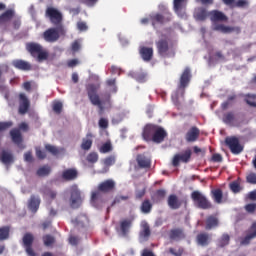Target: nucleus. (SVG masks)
I'll use <instances>...</instances> for the list:
<instances>
[{"label":"nucleus","mask_w":256,"mask_h":256,"mask_svg":"<svg viewBox=\"0 0 256 256\" xmlns=\"http://www.w3.org/2000/svg\"><path fill=\"white\" fill-rule=\"evenodd\" d=\"M137 163L139 167H142L143 169L151 167V159L145 155H138Z\"/></svg>","instance_id":"27"},{"label":"nucleus","mask_w":256,"mask_h":256,"mask_svg":"<svg viewBox=\"0 0 256 256\" xmlns=\"http://www.w3.org/2000/svg\"><path fill=\"white\" fill-rule=\"evenodd\" d=\"M230 189L233 193H239V191H241V186H239V183L237 182H232L230 184Z\"/></svg>","instance_id":"54"},{"label":"nucleus","mask_w":256,"mask_h":256,"mask_svg":"<svg viewBox=\"0 0 256 256\" xmlns=\"http://www.w3.org/2000/svg\"><path fill=\"white\" fill-rule=\"evenodd\" d=\"M156 47L158 49L159 55L161 57H174L175 52L169 47V38L162 35L161 38L156 42Z\"/></svg>","instance_id":"5"},{"label":"nucleus","mask_w":256,"mask_h":256,"mask_svg":"<svg viewBox=\"0 0 256 256\" xmlns=\"http://www.w3.org/2000/svg\"><path fill=\"white\" fill-rule=\"evenodd\" d=\"M151 202H149V200H145L142 205H141V211L142 213H151Z\"/></svg>","instance_id":"41"},{"label":"nucleus","mask_w":256,"mask_h":256,"mask_svg":"<svg viewBox=\"0 0 256 256\" xmlns=\"http://www.w3.org/2000/svg\"><path fill=\"white\" fill-rule=\"evenodd\" d=\"M256 209V204H247L245 206V210L248 212V213H253V211H255Z\"/></svg>","instance_id":"61"},{"label":"nucleus","mask_w":256,"mask_h":256,"mask_svg":"<svg viewBox=\"0 0 256 256\" xmlns=\"http://www.w3.org/2000/svg\"><path fill=\"white\" fill-rule=\"evenodd\" d=\"M210 19L213 22V30L214 31H219L220 33H239L241 29L239 27H231V26H225L223 24L217 23V21H227V16L223 14V12L214 10L209 13Z\"/></svg>","instance_id":"2"},{"label":"nucleus","mask_w":256,"mask_h":256,"mask_svg":"<svg viewBox=\"0 0 256 256\" xmlns=\"http://www.w3.org/2000/svg\"><path fill=\"white\" fill-rule=\"evenodd\" d=\"M165 137H167V132L163 128L156 126L152 141H154V143H162Z\"/></svg>","instance_id":"19"},{"label":"nucleus","mask_w":256,"mask_h":256,"mask_svg":"<svg viewBox=\"0 0 256 256\" xmlns=\"http://www.w3.org/2000/svg\"><path fill=\"white\" fill-rule=\"evenodd\" d=\"M77 28L79 31H87V24L85 22H78Z\"/></svg>","instance_id":"62"},{"label":"nucleus","mask_w":256,"mask_h":256,"mask_svg":"<svg viewBox=\"0 0 256 256\" xmlns=\"http://www.w3.org/2000/svg\"><path fill=\"white\" fill-rule=\"evenodd\" d=\"M23 245L26 249V253L29 256H36L35 252L33 251V248H31V245H33V235L32 234H25L23 237Z\"/></svg>","instance_id":"14"},{"label":"nucleus","mask_w":256,"mask_h":256,"mask_svg":"<svg viewBox=\"0 0 256 256\" xmlns=\"http://www.w3.org/2000/svg\"><path fill=\"white\" fill-rule=\"evenodd\" d=\"M219 225V220L215 216L208 217L206 221V229H215Z\"/></svg>","instance_id":"36"},{"label":"nucleus","mask_w":256,"mask_h":256,"mask_svg":"<svg viewBox=\"0 0 256 256\" xmlns=\"http://www.w3.org/2000/svg\"><path fill=\"white\" fill-rule=\"evenodd\" d=\"M12 65L16 69H20L21 71H29V69H31V64H29L28 62H26L24 60H14L12 62Z\"/></svg>","instance_id":"24"},{"label":"nucleus","mask_w":256,"mask_h":256,"mask_svg":"<svg viewBox=\"0 0 256 256\" xmlns=\"http://www.w3.org/2000/svg\"><path fill=\"white\" fill-rule=\"evenodd\" d=\"M151 21L152 25L155 26L156 23H163V16L160 14H152L150 18H143L141 20L142 25H147Z\"/></svg>","instance_id":"20"},{"label":"nucleus","mask_w":256,"mask_h":256,"mask_svg":"<svg viewBox=\"0 0 256 256\" xmlns=\"http://www.w3.org/2000/svg\"><path fill=\"white\" fill-rule=\"evenodd\" d=\"M236 7H247L249 5V1L247 0H238L235 2Z\"/></svg>","instance_id":"60"},{"label":"nucleus","mask_w":256,"mask_h":256,"mask_svg":"<svg viewBox=\"0 0 256 256\" xmlns=\"http://www.w3.org/2000/svg\"><path fill=\"white\" fill-rule=\"evenodd\" d=\"M87 161L88 163H97V161H99V154H97L96 152H91L87 156Z\"/></svg>","instance_id":"47"},{"label":"nucleus","mask_w":256,"mask_h":256,"mask_svg":"<svg viewBox=\"0 0 256 256\" xmlns=\"http://www.w3.org/2000/svg\"><path fill=\"white\" fill-rule=\"evenodd\" d=\"M13 15H15L14 10H7L0 16V23H7V21H11V19H13Z\"/></svg>","instance_id":"37"},{"label":"nucleus","mask_w":256,"mask_h":256,"mask_svg":"<svg viewBox=\"0 0 256 256\" xmlns=\"http://www.w3.org/2000/svg\"><path fill=\"white\" fill-rule=\"evenodd\" d=\"M197 137H199V129H197V127H193L187 132L186 141L193 143L194 141H197Z\"/></svg>","instance_id":"26"},{"label":"nucleus","mask_w":256,"mask_h":256,"mask_svg":"<svg viewBox=\"0 0 256 256\" xmlns=\"http://www.w3.org/2000/svg\"><path fill=\"white\" fill-rule=\"evenodd\" d=\"M248 199H250V201H256V190L251 191V192L248 194Z\"/></svg>","instance_id":"64"},{"label":"nucleus","mask_w":256,"mask_h":256,"mask_svg":"<svg viewBox=\"0 0 256 256\" xmlns=\"http://www.w3.org/2000/svg\"><path fill=\"white\" fill-rule=\"evenodd\" d=\"M151 235V229L149 228V224L146 221L141 222V231H140V243L148 241Z\"/></svg>","instance_id":"15"},{"label":"nucleus","mask_w":256,"mask_h":256,"mask_svg":"<svg viewBox=\"0 0 256 256\" xmlns=\"http://www.w3.org/2000/svg\"><path fill=\"white\" fill-rule=\"evenodd\" d=\"M97 89H99V86H95L93 84L88 85V96L92 105L98 107L100 109V113H103L105 109H109V107H111V102L109 100L102 101L99 98V95H97Z\"/></svg>","instance_id":"3"},{"label":"nucleus","mask_w":256,"mask_h":256,"mask_svg":"<svg viewBox=\"0 0 256 256\" xmlns=\"http://www.w3.org/2000/svg\"><path fill=\"white\" fill-rule=\"evenodd\" d=\"M189 81H191V70L186 68L181 75L180 86L178 87L177 91L172 94V101L174 105H177V103H179V98L183 97L185 87L189 85Z\"/></svg>","instance_id":"4"},{"label":"nucleus","mask_w":256,"mask_h":256,"mask_svg":"<svg viewBox=\"0 0 256 256\" xmlns=\"http://www.w3.org/2000/svg\"><path fill=\"white\" fill-rule=\"evenodd\" d=\"M82 3H85V5H87L88 7H93L95 5H97V3L99 2V0H81Z\"/></svg>","instance_id":"59"},{"label":"nucleus","mask_w":256,"mask_h":256,"mask_svg":"<svg viewBox=\"0 0 256 256\" xmlns=\"http://www.w3.org/2000/svg\"><path fill=\"white\" fill-rule=\"evenodd\" d=\"M62 109H63V104L61 102H54L53 111H55V113H61Z\"/></svg>","instance_id":"58"},{"label":"nucleus","mask_w":256,"mask_h":256,"mask_svg":"<svg viewBox=\"0 0 256 256\" xmlns=\"http://www.w3.org/2000/svg\"><path fill=\"white\" fill-rule=\"evenodd\" d=\"M0 161L4 163V165H11V163H13V154L5 150L0 151Z\"/></svg>","instance_id":"23"},{"label":"nucleus","mask_w":256,"mask_h":256,"mask_svg":"<svg viewBox=\"0 0 256 256\" xmlns=\"http://www.w3.org/2000/svg\"><path fill=\"white\" fill-rule=\"evenodd\" d=\"M247 182L250 183L251 185H256V174L255 173H250L246 177Z\"/></svg>","instance_id":"53"},{"label":"nucleus","mask_w":256,"mask_h":256,"mask_svg":"<svg viewBox=\"0 0 256 256\" xmlns=\"http://www.w3.org/2000/svg\"><path fill=\"white\" fill-rule=\"evenodd\" d=\"M189 159H191V150L187 149L184 152L176 154L172 160V165L177 167L179 163H189Z\"/></svg>","instance_id":"10"},{"label":"nucleus","mask_w":256,"mask_h":256,"mask_svg":"<svg viewBox=\"0 0 256 256\" xmlns=\"http://www.w3.org/2000/svg\"><path fill=\"white\" fill-rule=\"evenodd\" d=\"M169 251L174 256H181V255H183V249H181V248H170Z\"/></svg>","instance_id":"57"},{"label":"nucleus","mask_w":256,"mask_h":256,"mask_svg":"<svg viewBox=\"0 0 256 256\" xmlns=\"http://www.w3.org/2000/svg\"><path fill=\"white\" fill-rule=\"evenodd\" d=\"M93 145V140H91V134H88L86 138L83 139L81 147L84 151H89Z\"/></svg>","instance_id":"38"},{"label":"nucleus","mask_w":256,"mask_h":256,"mask_svg":"<svg viewBox=\"0 0 256 256\" xmlns=\"http://www.w3.org/2000/svg\"><path fill=\"white\" fill-rule=\"evenodd\" d=\"M157 129V126L148 124L144 127L142 137L145 141H151L153 139V135L155 134V131Z\"/></svg>","instance_id":"17"},{"label":"nucleus","mask_w":256,"mask_h":256,"mask_svg":"<svg viewBox=\"0 0 256 256\" xmlns=\"http://www.w3.org/2000/svg\"><path fill=\"white\" fill-rule=\"evenodd\" d=\"M187 6V0H174V11L181 19H187L185 13V7Z\"/></svg>","instance_id":"12"},{"label":"nucleus","mask_w":256,"mask_h":256,"mask_svg":"<svg viewBox=\"0 0 256 256\" xmlns=\"http://www.w3.org/2000/svg\"><path fill=\"white\" fill-rule=\"evenodd\" d=\"M63 179H66L67 181H71L73 179L77 178V170L75 169H68L63 172L62 174Z\"/></svg>","instance_id":"35"},{"label":"nucleus","mask_w":256,"mask_h":256,"mask_svg":"<svg viewBox=\"0 0 256 256\" xmlns=\"http://www.w3.org/2000/svg\"><path fill=\"white\" fill-rule=\"evenodd\" d=\"M46 15H48V17L50 18L52 23H54L55 25H57V23H61V19L63 17L61 15V12H59V10H57L53 7L47 8Z\"/></svg>","instance_id":"13"},{"label":"nucleus","mask_w":256,"mask_h":256,"mask_svg":"<svg viewBox=\"0 0 256 256\" xmlns=\"http://www.w3.org/2000/svg\"><path fill=\"white\" fill-rule=\"evenodd\" d=\"M45 149L49 151V153H52V155H59L60 152V150L57 147L49 144L45 146Z\"/></svg>","instance_id":"50"},{"label":"nucleus","mask_w":256,"mask_h":256,"mask_svg":"<svg viewBox=\"0 0 256 256\" xmlns=\"http://www.w3.org/2000/svg\"><path fill=\"white\" fill-rule=\"evenodd\" d=\"M130 77H133L134 79H136V81H138V83H145V81H147V73L145 72H130L129 73Z\"/></svg>","instance_id":"33"},{"label":"nucleus","mask_w":256,"mask_h":256,"mask_svg":"<svg viewBox=\"0 0 256 256\" xmlns=\"http://www.w3.org/2000/svg\"><path fill=\"white\" fill-rule=\"evenodd\" d=\"M134 219L135 218L130 217L120 221V226L117 228L119 235H122L123 237H125V235L129 233V230L131 229V225H133Z\"/></svg>","instance_id":"11"},{"label":"nucleus","mask_w":256,"mask_h":256,"mask_svg":"<svg viewBox=\"0 0 256 256\" xmlns=\"http://www.w3.org/2000/svg\"><path fill=\"white\" fill-rule=\"evenodd\" d=\"M10 136H11L13 143H15L16 145H19V143H21L23 141V138L21 137V131H19V129L11 130Z\"/></svg>","instance_id":"31"},{"label":"nucleus","mask_w":256,"mask_h":256,"mask_svg":"<svg viewBox=\"0 0 256 256\" xmlns=\"http://www.w3.org/2000/svg\"><path fill=\"white\" fill-rule=\"evenodd\" d=\"M211 241V237L208 234H199L197 236V243L198 245H201V247H205L206 245H209V242Z\"/></svg>","instance_id":"32"},{"label":"nucleus","mask_w":256,"mask_h":256,"mask_svg":"<svg viewBox=\"0 0 256 256\" xmlns=\"http://www.w3.org/2000/svg\"><path fill=\"white\" fill-rule=\"evenodd\" d=\"M226 145L229 147L231 153L239 155L243 151V146L239 143V139L236 137H228L225 140Z\"/></svg>","instance_id":"8"},{"label":"nucleus","mask_w":256,"mask_h":256,"mask_svg":"<svg viewBox=\"0 0 256 256\" xmlns=\"http://www.w3.org/2000/svg\"><path fill=\"white\" fill-rule=\"evenodd\" d=\"M115 189V181L109 179L98 185V190L92 191L90 203L95 209H103L105 205V199L103 198V193H109ZM102 192V193H101Z\"/></svg>","instance_id":"1"},{"label":"nucleus","mask_w":256,"mask_h":256,"mask_svg":"<svg viewBox=\"0 0 256 256\" xmlns=\"http://www.w3.org/2000/svg\"><path fill=\"white\" fill-rule=\"evenodd\" d=\"M219 247H225V245H229V235L223 234L221 239L218 241Z\"/></svg>","instance_id":"48"},{"label":"nucleus","mask_w":256,"mask_h":256,"mask_svg":"<svg viewBox=\"0 0 256 256\" xmlns=\"http://www.w3.org/2000/svg\"><path fill=\"white\" fill-rule=\"evenodd\" d=\"M104 165L106 167H111V165H115V156H110L104 160Z\"/></svg>","instance_id":"55"},{"label":"nucleus","mask_w":256,"mask_h":256,"mask_svg":"<svg viewBox=\"0 0 256 256\" xmlns=\"http://www.w3.org/2000/svg\"><path fill=\"white\" fill-rule=\"evenodd\" d=\"M256 237V222L252 225L251 229H250V233L249 235H247L242 241H241V245H249V241H251V239H255Z\"/></svg>","instance_id":"29"},{"label":"nucleus","mask_w":256,"mask_h":256,"mask_svg":"<svg viewBox=\"0 0 256 256\" xmlns=\"http://www.w3.org/2000/svg\"><path fill=\"white\" fill-rule=\"evenodd\" d=\"M224 123L227 125H233L235 122V115L233 113H227L223 118Z\"/></svg>","instance_id":"40"},{"label":"nucleus","mask_w":256,"mask_h":256,"mask_svg":"<svg viewBox=\"0 0 256 256\" xmlns=\"http://www.w3.org/2000/svg\"><path fill=\"white\" fill-rule=\"evenodd\" d=\"M140 55L143 61H149L150 59H153V48L145 46L140 47Z\"/></svg>","instance_id":"22"},{"label":"nucleus","mask_w":256,"mask_h":256,"mask_svg":"<svg viewBox=\"0 0 256 256\" xmlns=\"http://www.w3.org/2000/svg\"><path fill=\"white\" fill-rule=\"evenodd\" d=\"M41 205V198L38 196H31L28 201V209L32 213H37L39 211V206Z\"/></svg>","instance_id":"18"},{"label":"nucleus","mask_w":256,"mask_h":256,"mask_svg":"<svg viewBox=\"0 0 256 256\" xmlns=\"http://www.w3.org/2000/svg\"><path fill=\"white\" fill-rule=\"evenodd\" d=\"M69 243H70V245H77V243H79V238L70 236Z\"/></svg>","instance_id":"63"},{"label":"nucleus","mask_w":256,"mask_h":256,"mask_svg":"<svg viewBox=\"0 0 256 256\" xmlns=\"http://www.w3.org/2000/svg\"><path fill=\"white\" fill-rule=\"evenodd\" d=\"M49 173H51V168H49V166L41 167V168L37 171V175H38L39 177H45V175H49Z\"/></svg>","instance_id":"44"},{"label":"nucleus","mask_w":256,"mask_h":256,"mask_svg":"<svg viewBox=\"0 0 256 256\" xmlns=\"http://www.w3.org/2000/svg\"><path fill=\"white\" fill-rule=\"evenodd\" d=\"M207 15H209L207 13V10L203 9V8H197L195 9L194 12V17L197 21H205V19H207Z\"/></svg>","instance_id":"30"},{"label":"nucleus","mask_w":256,"mask_h":256,"mask_svg":"<svg viewBox=\"0 0 256 256\" xmlns=\"http://www.w3.org/2000/svg\"><path fill=\"white\" fill-rule=\"evenodd\" d=\"M256 96L255 95H247L246 103L250 105V107H256Z\"/></svg>","instance_id":"51"},{"label":"nucleus","mask_w":256,"mask_h":256,"mask_svg":"<svg viewBox=\"0 0 256 256\" xmlns=\"http://www.w3.org/2000/svg\"><path fill=\"white\" fill-rule=\"evenodd\" d=\"M185 238V234L181 229H174L170 231V239L172 241H181V239Z\"/></svg>","instance_id":"28"},{"label":"nucleus","mask_w":256,"mask_h":256,"mask_svg":"<svg viewBox=\"0 0 256 256\" xmlns=\"http://www.w3.org/2000/svg\"><path fill=\"white\" fill-rule=\"evenodd\" d=\"M112 149L111 142H106L99 148V151L100 153H109Z\"/></svg>","instance_id":"46"},{"label":"nucleus","mask_w":256,"mask_h":256,"mask_svg":"<svg viewBox=\"0 0 256 256\" xmlns=\"http://www.w3.org/2000/svg\"><path fill=\"white\" fill-rule=\"evenodd\" d=\"M168 205L170 209H179L181 206V203L179 202V199L175 195H170L168 198Z\"/></svg>","instance_id":"34"},{"label":"nucleus","mask_w":256,"mask_h":256,"mask_svg":"<svg viewBox=\"0 0 256 256\" xmlns=\"http://www.w3.org/2000/svg\"><path fill=\"white\" fill-rule=\"evenodd\" d=\"M212 196H213L215 203H222L221 199H223V192H221L220 189L213 190Z\"/></svg>","instance_id":"39"},{"label":"nucleus","mask_w":256,"mask_h":256,"mask_svg":"<svg viewBox=\"0 0 256 256\" xmlns=\"http://www.w3.org/2000/svg\"><path fill=\"white\" fill-rule=\"evenodd\" d=\"M107 86L110 93H117V86L115 85V79L107 80Z\"/></svg>","instance_id":"45"},{"label":"nucleus","mask_w":256,"mask_h":256,"mask_svg":"<svg viewBox=\"0 0 256 256\" xmlns=\"http://www.w3.org/2000/svg\"><path fill=\"white\" fill-rule=\"evenodd\" d=\"M9 239V227L0 228V241H5Z\"/></svg>","instance_id":"42"},{"label":"nucleus","mask_w":256,"mask_h":256,"mask_svg":"<svg viewBox=\"0 0 256 256\" xmlns=\"http://www.w3.org/2000/svg\"><path fill=\"white\" fill-rule=\"evenodd\" d=\"M36 55H37L38 61H45L49 57V52H47V50H44L42 48L41 51L39 53H37Z\"/></svg>","instance_id":"43"},{"label":"nucleus","mask_w":256,"mask_h":256,"mask_svg":"<svg viewBox=\"0 0 256 256\" xmlns=\"http://www.w3.org/2000/svg\"><path fill=\"white\" fill-rule=\"evenodd\" d=\"M26 49L31 53L32 57H37V55L41 53L43 46L38 43H29L26 45Z\"/></svg>","instance_id":"21"},{"label":"nucleus","mask_w":256,"mask_h":256,"mask_svg":"<svg viewBox=\"0 0 256 256\" xmlns=\"http://www.w3.org/2000/svg\"><path fill=\"white\" fill-rule=\"evenodd\" d=\"M43 242L46 247H50V245H53V243H55V238H53V236L51 235H46L43 237Z\"/></svg>","instance_id":"49"},{"label":"nucleus","mask_w":256,"mask_h":256,"mask_svg":"<svg viewBox=\"0 0 256 256\" xmlns=\"http://www.w3.org/2000/svg\"><path fill=\"white\" fill-rule=\"evenodd\" d=\"M98 125L101 129H107V127H109V121L105 118H101Z\"/></svg>","instance_id":"56"},{"label":"nucleus","mask_w":256,"mask_h":256,"mask_svg":"<svg viewBox=\"0 0 256 256\" xmlns=\"http://www.w3.org/2000/svg\"><path fill=\"white\" fill-rule=\"evenodd\" d=\"M194 203L200 207V209H209L211 207V203H209V200L199 191H194L191 195Z\"/></svg>","instance_id":"7"},{"label":"nucleus","mask_w":256,"mask_h":256,"mask_svg":"<svg viewBox=\"0 0 256 256\" xmlns=\"http://www.w3.org/2000/svg\"><path fill=\"white\" fill-rule=\"evenodd\" d=\"M19 99H20L19 113L21 115H25V113H27V111H29V105H30L29 99L23 93L19 95Z\"/></svg>","instance_id":"16"},{"label":"nucleus","mask_w":256,"mask_h":256,"mask_svg":"<svg viewBox=\"0 0 256 256\" xmlns=\"http://www.w3.org/2000/svg\"><path fill=\"white\" fill-rule=\"evenodd\" d=\"M81 43H82V40L81 39H78V40H75L73 43H72V51L73 53H77V51H79V49H81Z\"/></svg>","instance_id":"52"},{"label":"nucleus","mask_w":256,"mask_h":256,"mask_svg":"<svg viewBox=\"0 0 256 256\" xmlns=\"http://www.w3.org/2000/svg\"><path fill=\"white\" fill-rule=\"evenodd\" d=\"M70 193H71V207H73V209H77V207H79V205H81V192L79 191V188L77 187V185H73L70 188Z\"/></svg>","instance_id":"9"},{"label":"nucleus","mask_w":256,"mask_h":256,"mask_svg":"<svg viewBox=\"0 0 256 256\" xmlns=\"http://www.w3.org/2000/svg\"><path fill=\"white\" fill-rule=\"evenodd\" d=\"M72 223H74L76 227H87V225H89V218H87L85 214H82L75 220H72Z\"/></svg>","instance_id":"25"},{"label":"nucleus","mask_w":256,"mask_h":256,"mask_svg":"<svg viewBox=\"0 0 256 256\" xmlns=\"http://www.w3.org/2000/svg\"><path fill=\"white\" fill-rule=\"evenodd\" d=\"M65 35V29L63 27L50 28L43 33L44 41L47 43H55L59 41V37Z\"/></svg>","instance_id":"6"}]
</instances>
